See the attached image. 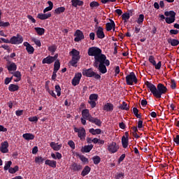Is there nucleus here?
Masks as SVG:
<instances>
[{
    "instance_id": "46",
    "label": "nucleus",
    "mask_w": 179,
    "mask_h": 179,
    "mask_svg": "<svg viewBox=\"0 0 179 179\" xmlns=\"http://www.w3.org/2000/svg\"><path fill=\"white\" fill-rule=\"evenodd\" d=\"M90 6L92 8H99V6H100V3H99V2H97V1H92L90 3Z\"/></svg>"
},
{
    "instance_id": "1",
    "label": "nucleus",
    "mask_w": 179,
    "mask_h": 179,
    "mask_svg": "<svg viewBox=\"0 0 179 179\" xmlns=\"http://www.w3.org/2000/svg\"><path fill=\"white\" fill-rule=\"evenodd\" d=\"M145 85L156 99H162V95L166 94V93L169 92L167 87L164 86V85L162 83H159L156 87V85L152 83L146 81Z\"/></svg>"
},
{
    "instance_id": "34",
    "label": "nucleus",
    "mask_w": 179,
    "mask_h": 179,
    "mask_svg": "<svg viewBox=\"0 0 179 179\" xmlns=\"http://www.w3.org/2000/svg\"><path fill=\"white\" fill-rule=\"evenodd\" d=\"M90 134H92V135H100L101 134V129H96L94 128L90 129L89 130Z\"/></svg>"
},
{
    "instance_id": "37",
    "label": "nucleus",
    "mask_w": 179,
    "mask_h": 179,
    "mask_svg": "<svg viewBox=\"0 0 179 179\" xmlns=\"http://www.w3.org/2000/svg\"><path fill=\"white\" fill-rule=\"evenodd\" d=\"M64 12H65V7L64 6L59 7L55 10V13H56V15H61V13H64Z\"/></svg>"
},
{
    "instance_id": "14",
    "label": "nucleus",
    "mask_w": 179,
    "mask_h": 179,
    "mask_svg": "<svg viewBox=\"0 0 179 179\" xmlns=\"http://www.w3.org/2000/svg\"><path fill=\"white\" fill-rule=\"evenodd\" d=\"M23 45L26 47V50L28 54H34V48L31 46L29 42H24Z\"/></svg>"
},
{
    "instance_id": "62",
    "label": "nucleus",
    "mask_w": 179,
    "mask_h": 179,
    "mask_svg": "<svg viewBox=\"0 0 179 179\" xmlns=\"http://www.w3.org/2000/svg\"><path fill=\"white\" fill-rule=\"evenodd\" d=\"M55 155H56V160L57 159L58 160H61V159H62V154H61L60 152H56Z\"/></svg>"
},
{
    "instance_id": "47",
    "label": "nucleus",
    "mask_w": 179,
    "mask_h": 179,
    "mask_svg": "<svg viewBox=\"0 0 179 179\" xmlns=\"http://www.w3.org/2000/svg\"><path fill=\"white\" fill-rule=\"evenodd\" d=\"M55 92L57 93V96L59 97V96H61V87L59 86V85H55Z\"/></svg>"
},
{
    "instance_id": "25",
    "label": "nucleus",
    "mask_w": 179,
    "mask_h": 179,
    "mask_svg": "<svg viewBox=\"0 0 179 179\" xmlns=\"http://www.w3.org/2000/svg\"><path fill=\"white\" fill-rule=\"evenodd\" d=\"M93 149V145H85L81 148L82 153H89Z\"/></svg>"
},
{
    "instance_id": "36",
    "label": "nucleus",
    "mask_w": 179,
    "mask_h": 179,
    "mask_svg": "<svg viewBox=\"0 0 179 179\" xmlns=\"http://www.w3.org/2000/svg\"><path fill=\"white\" fill-rule=\"evenodd\" d=\"M143 20H145V15L143 14H140L136 22L138 24H143Z\"/></svg>"
},
{
    "instance_id": "18",
    "label": "nucleus",
    "mask_w": 179,
    "mask_h": 179,
    "mask_svg": "<svg viewBox=\"0 0 179 179\" xmlns=\"http://www.w3.org/2000/svg\"><path fill=\"white\" fill-rule=\"evenodd\" d=\"M90 122H92V124H95V125H97V127H101L102 122L100 119L97 117H93L92 116L90 117Z\"/></svg>"
},
{
    "instance_id": "23",
    "label": "nucleus",
    "mask_w": 179,
    "mask_h": 179,
    "mask_svg": "<svg viewBox=\"0 0 179 179\" xmlns=\"http://www.w3.org/2000/svg\"><path fill=\"white\" fill-rule=\"evenodd\" d=\"M45 164L52 167V169H55V167H57V161L46 159Z\"/></svg>"
},
{
    "instance_id": "19",
    "label": "nucleus",
    "mask_w": 179,
    "mask_h": 179,
    "mask_svg": "<svg viewBox=\"0 0 179 179\" xmlns=\"http://www.w3.org/2000/svg\"><path fill=\"white\" fill-rule=\"evenodd\" d=\"M70 169L73 171H80L82 170V165L74 162L70 165Z\"/></svg>"
},
{
    "instance_id": "4",
    "label": "nucleus",
    "mask_w": 179,
    "mask_h": 179,
    "mask_svg": "<svg viewBox=\"0 0 179 179\" xmlns=\"http://www.w3.org/2000/svg\"><path fill=\"white\" fill-rule=\"evenodd\" d=\"M164 15L167 17H164ZM164 15H159L161 20H164L165 19V22L168 24H171V23L176 22V15H177V13H176L174 10L165 11Z\"/></svg>"
},
{
    "instance_id": "24",
    "label": "nucleus",
    "mask_w": 179,
    "mask_h": 179,
    "mask_svg": "<svg viewBox=\"0 0 179 179\" xmlns=\"http://www.w3.org/2000/svg\"><path fill=\"white\" fill-rule=\"evenodd\" d=\"M114 110V105L111 103H107L103 106V110L104 111H113Z\"/></svg>"
},
{
    "instance_id": "3",
    "label": "nucleus",
    "mask_w": 179,
    "mask_h": 179,
    "mask_svg": "<svg viewBox=\"0 0 179 179\" xmlns=\"http://www.w3.org/2000/svg\"><path fill=\"white\" fill-rule=\"evenodd\" d=\"M101 49L97 47H91L88 49L87 54L89 57H94V62L105 58L106 55H103Z\"/></svg>"
},
{
    "instance_id": "40",
    "label": "nucleus",
    "mask_w": 179,
    "mask_h": 179,
    "mask_svg": "<svg viewBox=\"0 0 179 179\" xmlns=\"http://www.w3.org/2000/svg\"><path fill=\"white\" fill-rule=\"evenodd\" d=\"M92 160L94 162V164L97 165L100 163V162H101V158H100L99 155H96L92 157Z\"/></svg>"
},
{
    "instance_id": "56",
    "label": "nucleus",
    "mask_w": 179,
    "mask_h": 179,
    "mask_svg": "<svg viewBox=\"0 0 179 179\" xmlns=\"http://www.w3.org/2000/svg\"><path fill=\"white\" fill-rule=\"evenodd\" d=\"M48 51L50 52L54 53L55 51H57V47L55 45H52L48 48Z\"/></svg>"
},
{
    "instance_id": "22",
    "label": "nucleus",
    "mask_w": 179,
    "mask_h": 179,
    "mask_svg": "<svg viewBox=\"0 0 179 179\" xmlns=\"http://www.w3.org/2000/svg\"><path fill=\"white\" fill-rule=\"evenodd\" d=\"M84 2L81 0H71V5L74 8H78V6H83Z\"/></svg>"
},
{
    "instance_id": "16",
    "label": "nucleus",
    "mask_w": 179,
    "mask_h": 179,
    "mask_svg": "<svg viewBox=\"0 0 179 179\" xmlns=\"http://www.w3.org/2000/svg\"><path fill=\"white\" fill-rule=\"evenodd\" d=\"M82 117L85 120H87V121H90L92 115H90V112L89 109H84L82 110Z\"/></svg>"
},
{
    "instance_id": "63",
    "label": "nucleus",
    "mask_w": 179,
    "mask_h": 179,
    "mask_svg": "<svg viewBox=\"0 0 179 179\" xmlns=\"http://www.w3.org/2000/svg\"><path fill=\"white\" fill-rule=\"evenodd\" d=\"M15 115L17 117H20V115H23V110H16Z\"/></svg>"
},
{
    "instance_id": "57",
    "label": "nucleus",
    "mask_w": 179,
    "mask_h": 179,
    "mask_svg": "<svg viewBox=\"0 0 179 179\" xmlns=\"http://www.w3.org/2000/svg\"><path fill=\"white\" fill-rule=\"evenodd\" d=\"M124 176L125 175L124 174V173H117L115 176V179H122V178H124Z\"/></svg>"
},
{
    "instance_id": "30",
    "label": "nucleus",
    "mask_w": 179,
    "mask_h": 179,
    "mask_svg": "<svg viewBox=\"0 0 179 179\" xmlns=\"http://www.w3.org/2000/svg\"><path fill=\"white\" fill-rule=\"evenodd\" d=\"M52 62H54L52 60V56H48L42 60V64H48L49 65L52 64Z\"/></svg>"
},
{
    "instance_id": "39",
    "label": "nucleus",
    "mask_w": 179,
    "mask_h": 179,
    "mask_svg": "<svg viewBox=\"0 0 179 179\" xmlns=\"http://www.w3.org/2000/svg\"><path fill=\"white\" fill-rule=\"evenodd\" d=\"M119 108L120 110H125L126 111H128L129 110V106L128 104H127V102L123 101L122 104L120 106Z\"/></svg>"
},
{
    "instance_id": "29",
    "label": "nucleus",
    "mask_w": 179,
    "mask_h": 179,
    "mask_svg": "<svg viewBox=\"0 0 179 179\" xmlns=\"http://www.w3.org/2000/svg\"><path fill=\"white\" fill-rule=\"evenodd\" d=\"M129 142V138H126L125 136H123L122 138V145L124 149H127L128 148V143Z\"/></svg>"
},
{
    "instance_id": "55",
    "label": "nucleus",
    "mask_w": 179,
    "mask_h": 179,
    "mask_svg": "<svg viewBox=\"0 0 179 179\" xmlns=\"http://www.w3.org/2000/svg\"><path fill=\"white\" fill-rule=\"evenodd\" d=\"M176 87H177V84L176 83V80H171V88L174 90V89H176Z\"/></svg>"
},
{
    "instance_id": "17",
    "label": "nucleus",
    "mask_w": 179,
    "mask_h": 179,
    "mask_svg": "<svg viewBox=\"0 0 179 179\" xmlns=\"http://www.w3.org/2000/svg\"><path fill=\"white\" fill-rule=\"evenodd\" d=\"M96 36L99 38L103 39L104 37H106V35L104 34V29L101 27H99L98 29L96 30Z\"/></svg>"
},
{
    "instance_id": "9",
    "label": "nucleus",
    "mask_w": 179,
    "mask_h": 179,
    "mask_svg": "<svg viewBox=\"0 0 179 179\" xmlns=\"http://www.w3.org/2000/svg\"><path fill=\"white\" fill-rule=\"evenodd\" d=\"M74 132L78 133V136L80 141H85L86 138V130L85 128L78 129L77 127H74Z\"/></svg>"
},
{
    "instance_id": "41",
    "label": "nucleus",
    "mask_w": 179,
    "mask_h": 179,
    "mask_svg": "<svg viewBox=\"0 0 179 179\" xmlns=\"http://www.w3.org/2000/svg\"><path fill=\"white\" fill-rule=\"evenodd\" d=\"M90 101H97L99 100V94H91L89 97Z\"/></svg>"
},
{
    "instance_id": "54",
    "label": "nucleus",
    "mask_w": 179,
    "mask_h": 179,
    "mask_svg": "<svg viewBox=\"0 0 179 179\" xmlns=\"http://www.w3.org/2000/svg\"><path fill=\"white\" fill-rule=\"evenodd\" d=\"M33 41L36 44V45H37L38 47H41V41L37 38H34Z\"/></svg>"
},
{
    "instance_id": "21",
    "label": "nucleus",
    "mask_w": 179,
    "mask_h": 179,
    "mask_svg": "<svg viewBox=\"0 0 179 179\" xmlns=\"http://www.w3.org/2000/svg\"><path fill=\"white\" fill-rule=\"evenodd\" d=\"M37 17L41 20H45L47 19H49V17H51V13H48L46 14L38 13L37 15Z\"/></svg>"
},
{
    "instance_id": "13",
    "label": "nucleus",
    "mask_w": 179,
    "mask_h": 179,
    "mask_svg": "<svg viewBox=\"0 0 179 179\" xmlns=\"http://www.w3.org/2000/svg\"><path fill=\"white\" fill-rule=\"evenodd\" d=\"M8 148H9V143L7 141L1 143V146L0 147V152H1V153H8V152H9Z\"/></svg>"
},
{
    "instance_id": "26",
    "label": "nucleus",
    "mask_w": 179,
    "mask_h": 179,
    "mask_svg": "<svg viewBox=\"0 0 179 179\" xmlns=\"http://www.w3.org/2000/svg\"><path fill=\"white\" fill-rule=\"evenodd\" d=\"M22 138H24L25 141H33V139H34V136L31 133H25L22 135Z\"/></svg>"
},
{
    "instance_id": "8",
    "label": "nucleus",
    "mask_w": 179,
    "mask_h": 179,
    "mask_svg": "<svg viewBox=\"0 0 179 179\" xmlns=\"http://www.w3.org/2000/svg\"><path fill=\"white\" fill-rule=\"evenodd\" d=\"M23 43V36L20 34H17L16 36H13L10 39V44H14L15 45H18Z\"/></svg>"
},
{
    "instance_id": "50",
    "label": "nucleus",
    "mask_w": 179,
    "mask_h": 179,
    "mask_svg": "<svg viewBox=\"0 0 179 179\" xmlns=\"http://www.w3.org/2000/svg\"><path fill=\"white\" fill-rule=\"evenodd\" d=\"M148 61L150 64H152L153 66L156 65V60H155V57L153 55H150L148 58Z\"/></svg>"
},
{
    "instance_id": "60",
    "label": "nucleus",
    "mask_w": 179,
    "mask_h": 179,
    "mask_svg": "<svg viewBox=\"0 0 179 179\" xmlns=\"http://www.w3.org/2000/svg\"><path fill=\"white\" fill-rule=\"evenodd\" d=\"M154 66L157 70L160 69V68H162V62H159L157 64L155 63V64H154Z\"/></svg>"
},
{
    "instance_id": "2",
    "label": "nucleus",
    "mask_w": 179,
    "mask_h": 179,
    "mask_svg": "<svg viewBox=\"0 0 179 179\" xmlns=\"http://www.w3.org/2000/svg\"><path fill=\"white\" fill-rule=\"evenodd\" d=\"M93 66L97 68L100 73H107V67L110 66V60L107 59V57H105L96 62H94Z\"/></svg>"
},
{
    "instance_id": "35",
    "label": "nucleus",
    "mask_w": 179,
    "mask_h": 179,
    "mask_svg": "<svg viewBox=\"0 0 179 179\" xmlns=\"http://www.w3.org/2000/svg\"><path fill=\"white\" fill-rule=\"evenodd\" d=\"M9 92H17L19 90V85L10 84L8 87Z\"/></svg>"
},
{
    "instance_id": "58",
    "label": "nucleus",
    "mask_w": 179,
    "mask_h": 179,
    "mask_svg": "<svg viewBox=\"0 0 179 179\" xmlns=\"http://www.w3.org/2000/svg\"><path fill=\"white\" fill-rule=\"evenodd\" d=\"M68 145H69V146H70V148H71L73 150L75 149V142H73V141H72V140L69 141Z\"/></svg>"
},
{
    "instance_id": "52",
    "label": "nucleus",
    "mask_w": 179,
    "mask_h": 179,
    "mask_svg": "<svg viewBox=\"0 0 179 179\" xmlns=\"http://www.w3.org/2000/svg\"><path fill=\"white\" fill-rule=\"evenodd\" d=\"M8 26H10V23L9 22H5L3 21L0 22V27H8Z\"/></svg>"
},
{
    "instance_id": "28",
    "label": "nucleus",
    "mask_w": 179,
    "mask_h": 179,
    "mask_svg": "<svg viewBox=\"0 0 179 179\" xmlns=\"http://www.w3.org/2000/svg\"><path fill=\"white\" fill-rule=\"evenodd\" d=\"M91 170L92 169L89 166H85L83 171L81 172V176L83 177H85V176H87V174L90 173Z\"/></svg>"
},
{
    "instance_id": "32",
    "label": "nucleus",
    "mask_w": 179,
    "mask_h": 179,
    "mask_svg": "<svg viewBox=\"0 0 179 179\" xmlns=\"http://www.w3.org/2000/svg\"><path fill=\"white\" fill-rule=\"evenodd\" d=\"M48 3L49 6L46 7L43 10V13H47V12H50V10H52V8H54V3H52V1H48Z\"/></svg>"
},
{
    "instance_id": "45",
    "label": "nucleus",
    "mask_w": 179,
    "mask_h": 179,
    "mask_svg": "<svg viewBox=\"0 0 179 179\" xmlns=\"http://www.w3.org/2000/svg\"><path fill=\"white\" fill-rule=\"evenodd\" d=\"M10 166H12V161H8L7 162L6 164H5V166H4V171H9V169H10Z\"/></svg>"
},
{
    "instance_id": "61",
    "label": "nucleus",
    "mask_w": 179,
    "mask_h": 179,
    "mask_svg": "<svg viewBox=\"0 0 179 179\" xmlns=\"http://www.w3.org/2000/svg\"><path fill=\"white\" fill-rule=\"evenodd\" d=\"M125 154H122L118 159V163L119 164L122 162H124V159H125Z\"/></svg>"
},
{
    "instance_id": "48",
    "label": "nucleus",
    "mask_w": 179,
    "mask_h": 179,
    "mask_svg": "<svg viewBox=\"0 0 179 179\" xmlns=\"http://www.w3.org/2000/svg\"><path fill=\"white\" fill-rule=\"evenodd\" d=\"M28 120L30 122H35V124H37V122L38 121V117L37 116H34L29 117Z\"/></svg>"
},
{
    "instance_id": "49",
    "label": "nucleus",
    "mask_w": 179,
    "mask_h": 179,
    "mask_svg": "<svg viewBox=\"0 0 179 179\" xmlns=\"http://www.w3.org/2000/svg\"><path fill=\"white\" fill-rule=\"evenodd\" d=\"M44 158L43 157H35V163H38L40 164V163H43L44 162Z\"/></svg>"
},
{
    "instance_id": "7",
    "label": "nucleus",
    "mask_w": 179,
    "mask_h": 179,
    "mask_svg": "<svg viewBox=\"0 0 179 179\" xmlns=\"http://www.w3.org/2000/svg\"><path fill=\"white\" fill-rule=\"evenodd\" d=\"M126 83L129 86H132L134 83H135V85L138 83V78H136L134 72H131L126 76Z\"/></svg>"
},
{
    "instance_id": "42",
    "label": "nucleus",
    "mask_w": 179,
    "mask_h": 179,
    "mask_svg": "<svg viewBox=\"0 0 179 179\" xmlns=\"http://www.w3.org/2000/svg\"><path fill=\"white\" fill-rule=\"evenodd\" d=\"M17 171H19V166H15L14 168L11 167L8 170V173L10 174H15Z\"/></svg>"
},
{
    "instance_id": "20",
    "label": "nucleus",
    "mask_w": 179,
    "mask_h": 179,
    "mask_svg": "<svg viewBox=\"0 0 179 179\" xmlns=\"http://www.w3.org/2000/svg\"><path fill=\"white\" fill-rule=\"evenodd\" d=\"M50 148L53 149V150H55L56 152H58V150H61V148H62V144L55 143V142H51L50 143Z\"/></svg>"
},
{
    "instance_id": "43",
    "label": "nucleus",
    "mask_w": 179,
    "mask_h": 179,
    "mask_svg": "<svg viewBox=\"0 0 179 179\" xmlns=\"http://www.w3.org/2000/svg\"><path fill=\"white\" fill-rule=\"evenodd\" d=\"M139 110L137 108H133V113L136 117V118H142V115L139 114Z\"/></svg>"
},
{
    "instance_id": "6",
    "label": "nucleus",
    "mask_w": 179,
    "mask_h": 179,
    "mask_svg": "<svg viewBox=\"0 0 179 179\" xmlns=\"http://www.w3.org/2000/svg\"><path fill=\"white\" fill-rule=\"evenodd\" d=\"M83 76H86L87 78H94L96 80H99L101 79V76L94 71H93V69L90 68L88 69L83 70Z\"/></svg>"
},
{
    "instance_id": "10",
    "label": "nucleus",
    "mask_w": 179,
    "mask_h": 179,
    "mask_svg": "<svg viewBox=\"0 0 179 179\" xmlns=\"http://www.w3.org/2000/svg\"><path fill=\"white\" fill-rule=\"evenodd\" d=\"M74 41L76 43H79V41H82V40L85 39V35L83 34V32L80 31V29H77L74 34Z\"/></svg>"
},
{
    "instance_id": "38",
    "label": "nucleus",
    "mask_w": 179,
    "mask_h": 179,
    "mask_svg": "<svg viewBox=\"0 0 179 179\" xmlns=\"http://www.w3.org/2000/svg\"><path fill=\"white\" fill-rule=\"evenodd\" d=\"M59 68H61V64L59 63V60H56L55 62L53 71L58 72V71H59Z\"/></svg>"
},
{
    "instance_id": "12",
    "label": "nucleus",
    "mask_w": 179,
    "mask_h": 179,
    "mask_svg": "<svg viewBox=\"0 0 179 179\" xmlns=\"http://www.w3.org/2000/svg\"><path fill=\"white\" fill-rule=\"evenodd\" d=\"M80 79H82V73H76L73 78L71 80V85L73 86H78V85L80 83Z\"/></svg>"
},
{
    "instance_id": "44",
    "label": "nucleus",
    "mask_w": 179,
    "mask_h": 179,
    "mask_svg": "<svg viewBox=\"0 0 179 179\" xmlns=\"http://www.w3.org/2000/svg\"><path fill=\"white\" fill-rule=\"evenodd\" d=\"M13 76H15V78L22 79V73L20 71H17L15 72L11 73Z\"/></svg>"
},
{
    "instance_id": "53",
    "label": "nucleus",
    "mask_w": 179,
    "mask_h": 179,
    "mask_svg": "<svg viewBox=\"0 0 179 179\" xmlns=\"http://www.w3.org/2000/svg\"><path fill=\"white\" fill-rule=\"evenodd\" d=\"M80 159L83 163H89V159H87L85 155H82L80 157Z\"/></svg>"
},
{
    "instance_id": "33",
    "label": "nucleus",
    "mask_w": 179,
    "mask_h": 179,
    "mask_svg": "<svg viewBox=\"0 0 179 179\" xmlns=\"http://www.w3.org/2000/svg\"><path fill=\"white\" fill-rule=\"evenodd\" d=\"M35 31L37 33L38 36H43L45 33V29L41 27H35Z\"/></svg>"
},
{
    "instance_id": "5",
    "label": "nucleus",
    "mask_w": 179,
    "mask_h": 179,
    "mask_svg": "<svg viewBox=\"0 0 179 179\" xmlns=\"http://www.w3.org/2000/svg\"><path fill=\"white\" fill-rule=\"evenodd\" d=\"M70 55H72V59L69 62V64L74 68H77L78 62H79V60L80 59V52L76 49H73L70 52Z\"/></svg>"
},
{
    "instance_id": "11",
    "label": "nucleus",
    "mask_w": 179,
    "mask_h": 179,
    "mask_svg": "<svg viewBox=\"0 0 179 179\" xmlns=\"http://www.w3.org/2000/svg\"><path fill=\"white\" fill-rule=\"evenodd\" d=\"M120 149V145H117V143L112 142L111 143L108 145V150L110 153H116V152H118V150Z\"/></svg>"
},
{
    "instance_id": "31",
    "label": "nucleus",
    "mask_w": 179,
    "mask_h": 179,
    "mask_svg": "<svg viewBox=\"0 0 179 179\" xmlns=\"http://www.w3.org/2000/svg\"><path fill=\"white\" fill-rule=\"evenodd\" d=\"M8 71L12 72V71H16L17 69V65L15 62H11L9 66H7Z\"/></svg>"
},
{
    "instance_id": "27",
    "label": "nucleus",
    "mask_w": 179,
    "mask_h": 179,
    "mask_svg": "<svg viewBox=\"0 0 179 179\" xmlns=\"http://www.w3.org/2000/svg\"><path fill=\"white\" fill-rule=\"evenodd\" d=\"M167 42L169 44H171L172 47H177V45L179 44V41L177 39L169 38Z\"/></svg>"
},
{
    "instance_id": "59",
    "label": "nucleus",
    "mask_w": 179,
    "mask_h": 179,
    "mask_svg": "<svg viewBox=\"0 0 179 179\" xmlns=\"http://www.w3.org/2000/svg\"><path fill=\"white\" fill-rule=\"evenodd\" d=\"M88 103H89V104H90V106L92 108H94V107H96V101H90H90H88Z\"/></svg>"
},
{
    "instance_id": "51",
    "label": "nucleus",
    "mask_w": 179,
    "mask_h": 179,
    "mask_svg": "<svg viewBox=\"0 0 179 179\" xmlns=\"http://www.w3.org/2000/svg\"><path fill=\"white\" fill-rule=\"evenodd\" d=\"M129 17H130L129 14H128L127 13H124L122 15V20H124V21L129 20Z\"/></svg>"
},
{
    "instance_id": "64",
    "label": "nucleus",
    "mask_w": 179,
    "mask_h": 179,
    "mask_svg": "<svg viewBox=\"0 0 179 179\" xmlns=\"http://www.w3.org/2000/svg\"><path fill=\"white\" fill-rule=\"evenodd\" d=\"M173 142H175L176 145H179V135H176V138H173Z\"/></svg>"
},
{
    "instance_id": "15",
    "label": "nucleus",
    "mask_w": 179,
    "mask_h": 179,
    "mask_svg": "<svg viewBox=\"0 0 179 179\" xmlns=\"http://www.w3.org/2000/svg\"><path fill=\"white\" fill-rule=\"evenodd\" d=\"M106 31H115V22L113 20H110V22L106 23Z\"/></svg>"
}]
</instances>
